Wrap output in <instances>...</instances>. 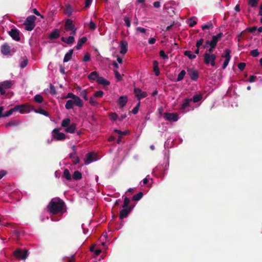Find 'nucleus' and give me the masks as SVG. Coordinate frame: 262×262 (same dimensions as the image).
Listing matches in <instances>:
<instances>
[{"mask_svg":"<svg viewBox=\"0 0 262 262\" xmlns=\"http://www.w3.org/2000/svg\"><path fill=\"white\" fill-rule=\"evenodd\" d=\"M118 116L115 113H111L110 115V118L112 120L115 121L118 119Z\"/></svg>","mask_w":262,"mask_h":262,"instance_id":"obj_54","label":"nucleus"},{"mask_svg":"<svg viewBox=\"0 0 262 262\" xmlns=\"http://www.w3.org/2000/svg\"><path fill=\"white\" fill-rule=\"evenodd\" d=\"M65 30L67 31H71L76 29L75 25L73 24V20L71 19H68L65 24L64 26Z\"/></svg>","mask_w":262,"mask_h":262,"instance_id":"obj_14","label":"nucleus"},{"mask_svg":"<svg viewBox=\"0 0 262 262\" xmlns=\"http://www.w3.org/2000/svg\"><path fill=\"white\" fill-rule=\"evenodd\" d=\"M128 99L126 96H122L119 97L118 103L120 107H123L126 104Z\"/></svg>","mask_w":262,"mask_h":262,"instance_id":"obj_16","label":"nucleus"},{"mask_svg":"<svg viewBox=\"0 0 262 262\" xmlns=\"http://www.w3.org/2000/svg\"><path fill=\"white\" fill-rule=\"evenodd\" d=\"M161 5V3L159 1H156L153 3V6L155 8H159Z\"/></svg>","mask_w":262,"mask_h":262,"instance_id":"obj_64","label":"nucleus"},{"mask_svg":"<svg viewBox=\"0 0 262 262\" xmlns=\"http://www.w3.org/2000/svg\"><path fill=\"white\" fill-rule=\"evenodd\" d=\"M31 109V107L28 103L17 105L7 111V114L5 116H10L14 112H19L21 114L28 113Z\"/></svg>","mask_w":262,"mask_h":262,"instance_id":"obj_2","label":"nucleus"},{"mask_svg":"<svg viewBox=\"0 0 262 262\" xmlns=\"http://www.w3.org/2000/svg\"><path fill=\"white\" fill-rule=\"evenodd\" d=\"M136 31L140 32L142 33H145L146 31V29L144 28H142L141 27H138L136 28Z\"/></svg>","mask_w":262,"mask_h":262,"instance_id":"obj_62","label":"nucleus"},{"mask_svg":"<svg viewBox=\"0 0 262 262\" xmlns=\"http://www.w3.org/2000/svg\"><path fill=\"white\" fill-rule=\"evenodd\" d=\"M196 20H197V19L195 17H191L188 20V25H189V26L190 27H193L196 24V23H197Z\"/></svg>","mask_w":262,"mask_h":262,"instance_id":"obj_37","label":"nucleus"},{"mask_svg":"<svg viewBox=\"0 0 262 262\" xmlns=\"http://www.w3.org/2000/svg\"><path fill=\"white\" fill-rule=\"evenodd\" d=\"M71 124V120L69 118H66L63 119L61 125L62 127L65 128L68 127Z\"/></svg>","mask_w":262,"mask_h":262,"instance_id":"obj_34","label":"nucleus"},{"mask_svg":"<svg viewBox=\"0 0 262 262\" xmlns=\"http://www.w3.org/2000/svg\"><path fill=\"white\" fill-rule=\"evenodd\" d=\"M13 254L17 258L26 259L28 256V252L25 250L17 249L14 251Z\"/></svg>","mask_w":262,"mask_h":262,"instance_id":"obj_9","label":"nucleus"},{"mask_svg":"<svg viewBox=\"0 0 262 262\" xmlns=\"http://www.w3.org/2000/svg\"><path fill=\"white\" fill-rule=\"evenodd\" d=\"M154 71L156 76H158L160 75V70L159 68V62L157 60L153 62Z\"/></svg>","mask_w":262,"mask_h":262,"instance_id":"obj_25","label":"nucleus"},{"mask_svg":"<svg viewBox=\"0 0 262 262\" xmlns=\"http://www.w3.org/2000/svg\"><path fill=\"white\" fill-rule=\"evenodd\" d=\"M222 33H219L216 35L213 36L211 40H207L205 45L203 46V48H208L209 46H212V47H215L217 41L222 37Z\"/></svg>","mask_w":262,"mask_h":262,"instance_id":"obj_7","label":"nucleus"},{"mask_svg":"<svg viewBox=\"0 0 262 262\" xmlns=\"http://www.w3.org/2000/svg\"><path fill=\"white\" fill-rule=\"evenodd\" d=\"M259 0H248V4L251 7H256Z\"/></svg>","mask_w":262,"mask_h":262,"instance_id":"obj_35","label":"nucleus"},{"mask_svg":"<svg viewBox=\"0 0 262 262\" xmlns=\"http://www.w3.org/2000/svg\"><path fill=\"white\" fill-rule=\"evenodd\" d=\"M164 118L169 121L176 122L179 119V116L177 113H165L163 114Z\"/></svg>","mask_w":262,"mask_h":262,"instance_id":"obj_11","label":"nucleus"},{"mask_svg":"<svg viewBox=\"0 0 262 262\" xmlns=\"http://www.w3.org/2000/svg\"><path fill=\"white\" fill-rule=\"evenodd\" d=\"M91 59V55L89 53H86L84 55V57H83V61L84 62H88L89 61H90Z\"/></svg>","mask_w":262,"mask_h":262,"instance_id":"obj_57","label":"nucleus"},{"mask_svg":"<svg viewBox=\"0 0 262 262\" xmlns=\"http://www.w3.org/2000/svg\"><path fill=\"white\" fill-rule=\"evenodd\" d=\"M47 207L50 214H58L60 216L67 211L64 202L58 198L52 199Z\"/></svg>","mask_w":262,"mask_h":262,"instance_id":"obj_1","label":"nucleus"},{"mask_svg":"<svg viewBox=\"0 0 262 262\" xmlns=\"http://www.w3.org/2000/svg\"><path fill=\"white\" fill-rule=\"evenodd\" d=\"M160 57L164 60L168 59V56L166 54L163 50H161L159 52Z\"/></svg>","mask_w":262,"mask_h":262,"instance_id":"obj_49","label":"nucleus"},{"mask_svg":"<svg viewBox=\"0 0 262 262\" xmlns=\"http://www.w3.org/2000/svg\"><path fill=\"white\" fill-rule=\"evenodd\" d=\"M212 28V25L211 23H209L203 25L202 26V29L203 30L205 29H209Z\"/></svg>","mask_w":262,"mask_h":262,"instance_id":"obj_50","label":"nucleus"},{"mask_svg":"<svg viewBox=\"0 0 262 262\" xmlns=\"http://www.w3.org/2000/svg\"><path fill=\"white\" fill-rule=\"evenodd\" d=\"M134 93L137 99L139 101L141 99L146 97L148 95L147 92L142 91L140 89L135 88Z\"/></svg>","mask_w":262,"mask_h":262,"instance_id":"obj_12","label":"nucleus"},{"mask_svg":"<svg viewBox=\"0 0 262 262\" xmlns=\"http://www.w3.org/2000/svg\"><path fill=\"white\" fill-rule=\"evenodd\" d=\"M203 98V95L201 94H196L193 95L192 98H189L191 100L192 103H196L200 101Z\"/></svg>","mask_w":262,"mask_h":262,"instance_id":"obj_24","label":"nucleus"},{"mask_svg":"<svg viewBox=\"0 0 262 262\" xmlns=\"http://www.w3.org/2000/svg\"><path fill=\"white\" fill-rule=\"evenodd\" d=\"M34 100L37 102V103H40L42 102L43 101V98L40 95H36L34 96Z\"/></svg>","mask_w":262,"mask_h":262,"instance_id":"obj_47","label":"nucleus"},{"mask_svg":"<svg viewBox=\"0 0 262 262\" xmlns=\"http://www.w3.org/2000/svg\"><path fill=\"white\" fill-rule=\"evenodd\" d=\"M60 36V31L58 29H54L49 35L50 39H55L58 38Z\"/></svg>","mask_w":262,"mask_h":262,"instance_id":"obj_18","label":"nucleus"},{"mask_svg":"<svg viewBox=\"0 0 262 262\" xmlns=\"http://www.w3.org/2000/svg\"><path fill=\"white\" fill-rule=\"evenodd\" d=\"M10 48L7 44L3 45L1 47L2 53L4 55H7L10 53Z\"/></svg>","mask_w":262,"mask_h":262,"instance_id":"obj_23","label":"nucleus"},{"mask_svg":"<svg viewBox=\"0 0 262 262\" xmlns=\"http://www.w3.org/2000/svg\"><path fill=\"white\" fill-rule=\"evenodd\" d=\"M114 73L115 75V77L117 79L118 81H121L122 80V76L117 71H114Z\"/></svg>","mask_w":262,"mask_h":262,"instance_id":"obj_58","label":"nucleus"},{"mask_svg":"<svg viewBox=\"0 0 262 262\" xmlns=\"http://www.w3.org/2000/svg\"><path fill=\"white\" fill-rule=\"evenodd\" d=\"M63 177L68 181H71L72 179L71 174L68 169H65L63 171Z\"/></svg>","mask_w":262,"mask_h":262,"instance_id":"obj_32","label":"nucleus"},{"mask_svg":"<svg viewBox=\"0 0 262 262\" xmlns=\"http://www.w3.org/2000/svg\"><path fill=\"white\" fill-rule=\"evenodd\" d=\"M259 52L258 49L253 50L250 52V55L254 57H257L259 55Z\"/></svg>","mask_w":262,"mask_h":262,"instance_id":"obj_51","label":"nucleus"},{"mask_svg":"<svg viewBox=\"0 0 262 262\" xmlns=\"http://www.w3.org/2000/svg\"><path fill=\"white\" fill-rule=\"evenodd\" d=\"M3 89L6 91V90L11 88L13 85L12 81L11 80H6L0 83Z\"/></svg>","mask_w":262,"mask_h":262,"instance_id":"obj_17","label":"nucleus"},{"mask_svg":"<svg viewBox=\"0 0 262 262\" xmlns=\"http://www.w3.org/2000/svg\"><path fill=\"white\" fill-rule=\"evenodd\" d=\"M246 67V63L244 62H240L238 64V68L241 70L243 71Z\"/></svg>","mask_w":262,"mask_h":262,"instance_id":"obj_61","label":"nucleus"},{"mask_svg":"<svg viewBox=\"0 0 262 262\" xmlns=\"http://www.w3.org/2000/svg\"><path fill=\"white\" fill-rule=\"evenodd\" d=\"M96 97L94 96L91 97L89 99V103L91 105L95 107H99L100 106V103L97 102V101L95 99Z\"/></svg>","mask_w":262,"mask_h":262,"instance_id":"obj_26","label":"nucleus"},{"mask_svg":"<svg viewBox=\"0 0 262 262\" xmlns=\"http://www.w3.org/2000/svg\"><path fill=\"white\" fill-rule=\"evenodd\" d=\"M50 93L53 95H55L56 94V91L55 88L53 85L50 84Z\"/></svg>","mask_w":262,"mask_h":262,"instance_id":"obj_59","label":"nucleus"},{"mask_svg":"<svg viewBox=\"0 0 262 262\" xmlns=\"http://www.w3.org/2000/svg\"><path fill=\"white\" fill-rule=\"evenodd\" d=\"M36 113H39L40 114H42L45 116H48L49 113L47 111H45L43 109L38 110L37 111H35Z\"/></svg>","mask_w":262,"mask_h":262,"instance_id":"obj_53","label":"nucleus"},{"mask_svg":"<svg viewBox=\"0 0 262 262\" xmlns=\"http://www.w3.org/2000/svg\"><path fill=\"white\" fill-rule=\"evenodd\" d=\"M86 40L87 39L86 37H83L81 38H80L78 40L77 44L76 46V49L77 50H79L81 48L82 46L86 41Z\"/></svg>","mask_w":262,"mask_h":262,"instance_id":"obj_28","label":"nucleus"},{"mask_svg":"<svg viewBox=\"0 0 262 262\" xmlns=\"http://www.w3.org/2000/svg\"><path fill=\"white\" fill-rule=\"evenodd\" d=\"M130 203V200L125 196L124 199L123 204L122 205L123 208H128V205Z\"/></svg>","mask_w":262,"mask_h":262,"instance_id":"obj_42","label":"nucleus"},{"mask_svg":"<svg viewBox=\"0 0 262 262\" xmlns=\"http://www.w3.org/2000/svg\"><path fill=\"white\" fill-rule=\"evenodd\" d=\"M74 37L73 36H70L67 38L62 37L61 40L63 42L67 43V44H71L74 41Z\"/></svg>","mask_w":262,"mask_h":262,"instance_id":"obj_31","label":"nucleus"},{"mask_svg":"<svg viewBox=\"0 0 262 262\" xmlns=\"http://www.w3.org/2000/svg\"><path fill=\"white\" fill-rule=\"evenodd\" d=\"M73 12V9L70 5H67L66 7L65 13L68 15H70L72 14Z\"/></svg>","mask_w":262,"mask_h":262,"instance_id":"obj_46","label":"nucleus"},{"mask_svg":"<svg viewBox=\"0 0 262 262\" xmlns=\"http://www.w3.org/2000/svg\"><path fill=\"white\" fill-rule=\"evenodd\" d=\"M97 82L99 84H102L103 85H108L110 84V82L102 77H99L97 79Z\"/></svg>","mask_w":262,"mask_h":262,"instance_id":"obj_27","label":"nucleus"},{"mask_svg":"<svg viewBox=\"0 0 262 262\" xmlns=\"http://www.w3.org/2000/svg\"><path fill=\"white\" fill-rule=\"evenodd\" d=\"M28 64V60L26 58H22L19 61V66L21 68H24Z\"/></svg>","mask_w":262,"mask_h":262,"instance_id":"obj_38","label":"nucleus"},{"mask_svg":"<svg viewBox=\"0 0 262 262\" xmlns=\"http://www.w3.org/2000/svg\"><path fill=\"white\" fill-rule=\"evenodd\" d=\"M130 211V208H123L122 209L120 212V219L122 220L126 217L128 215Z\"/></svg>","mask_w":262,"mask_h":262,"instance_id":"obj_20","label":"nucleus"},{"mask_svg":"<svg viewBox=\"0 0 262 262\" xmlns=\"http://www.w3.org/2000/svg\"><path fill=\"white\" fill-rule=\"evenodd\" d=\"M203 42H204L203 39H200L199 40H198L196 42V47L198 48H199L201 46H202Z\"/></svg>","mask_w":262,"mask_h":262,"instance_id":"obj_63","label":"nucleus"},{"mask_svg":"<svg viewBox=\"0 0 262 262\" xmlns=\"http://www.w3.org/2000/svg\"><path fill=\"white\" fill-rule=\"evenodd\" d=\"M98 159L97 158V155L94 152H89L84 159V164L88 165L92 162L97 161Z\"/></svg>","mask_w":262,"mask_h":262,"instance_id":"obj_10","label":"nucleus"},{"mask_svg":"<svg viewBox=\"0 0 262 262\" xmlns=\"http://www.w3.org/2000/svg\"><path fill=\"white\" fill-rule=\"evenodd\" d=\"M52 137L51 140L62 141L66 138V135L64 133L59 132V128H55L53 130Z\"/></svg>","mask_w":262,"mask_h":262,"instance_id":"obj_8","label":"nucleus"},{"mask_svg":"<svg viewBox=\"0 0 262 262\" xmlns=\"http://www.w3.org/2000/svg\"><path fill=\"white\" fill-rule=\"evenodd\" d=\"M143 193L140 192L134 195L133 197V200L136 201H138L140 200L143 196Z\"/></svg>","mask_w":262,"mask_h":262,"instance_id":"obj_44","label":"nucleus"},{"mask_svg":"<svg viewBox=\"0 0 262 262\" xmlns=\"http://www.w3.org/2000/svg\"><path fill=\"white\" fill-rule=\"evenodd\" d=\"M188 74L190 78L193 80H196L198 78V73L196 71L194 70H189Z\"/></svg>","mask_w":262,"mask_h":262,"instance_id":"obj_21","label":"nucleus"},{"mask_svg":"<svg viewBox=\"0 0 262 262\" xmlns=\"http://www.w3.org/2000/svg\"><path fill=\"white\" fill-rule=\"evenodd\" d=\"M99 77L98 73L96 71H94L91 72L88 76V78L89 79L91 80H95L98 79Z\"/></svg>","mask_w":262,"mask_h":262,"instance_id":"obj_29","label":"nucleus"},{"mask_svg":"<svg viewBox=\"0 0 262 262\" xmlns=\"http://www.w3.org/2000/svg\"><path fill=\"white\" fill-rule=\"evenodd\" d=\"M89 28L92 30H94L96 28V24L92 20L90 22Z\"/></svg>","mask_w":262,"mask_h":262,"instance_id":"obj_60","label":"nucleus"},{"mask_svg":"<svg viewBox=\"0 0 262 262\" xmlns=\"http://www.w3.org/2000/svg\"><path fill=\"white\" fill-rule=\"evenodd\" d=\"M216 58V55L211 53H205L204 54L205 63L206 64H210L212 67H214L215 65V60Z\"/></svg>","mask_w":262,"mask_h":262,"instance_id":"obj_6","label":"nucleus"},{"mask_svg":"<svg viewBox=\"0 0 262 262\" xmlns=\"http://www.w3.org/2000/svg\"><path fill=\"white\" fill-rule=\"evenodd\" d=\"M75 105L79 107H81L83 106V102L79 97V100H77L76 99H73L67 101L65 104V108L68 110H71L73 108Z\"/></svg>","mask_w":262,"mask_h":262,"instance_id":"obj_4","label":"nucleus"},{"mask_svg":"<svg viewBox=\"0 0 262 262\" xmlns=\"http://www.w3.org/2000/svg\"><path fill=\"white\" fill-rule=\"evenodd\" d=\"M185 74H186L185 71L184 70H182L178 75V76L177 79V81H180L182 80L184 78Z\"/></svg>","mask_w":262,"mask_h":262,"instance_id":"obj_41","label":"nucleus"},{"mask_svg":"<svg viewBox=\"0 0 262 262\" xmlns=\"http://www.w3.org/2000/svg\"><path fill=\"white\" fill-rule=\"evenodd\" d=\"M226 59L223 64V69H225L228 66L229 61V49H227L226 50Z\"/></svg>","mask_w":262,"mask_h":262,"instance_id":"obj_30","label":"nucleus"},{"mask_svg":"<svg viewBox=\"0 0 262 262\" xmlns=\"http://www.w3.org/2000/svg\"><path fill=\"white\" fill-rule=\"evenodd\" d=\"M64 98H71V99H76L77 100H79V97L74 95L72 93H68L67 95L64 97Z\"/></svg>","mask_w":262,"mask_h":262,"instance_id":"obj_39","label":"nucleus"},{"mask_svg":"<svg viewBox=\"0 0 262 262\" xmlns=\"http://www.w3.org/2000/svg\"><path fill=\"white\" fill-rule=\"evenodd\" d=\"M73 53V50L71 49L70 50L64 55V58H63V62H67L70 60L72 58V56Z\"/></svg>","mask_w":262,"mask_h":262,"instance_id":"obj_22","label":"nucleus"},{"mask_svg":"<svg viewBox=\"0 0 262 262\" xmlns=\"http://www.w3.org/2000/svg\"><path fill=\"white\" fill-rule=\"evenodd\" d=\"M184 55L190 59H194L196 57V55L195 54H192L190 51H185L184 52Z\"/></svg>","mask_w":262,"mask_h":262,"instance_id":"obj_36","label":"nucleus"},{"mask_svg":"<svg viewBox=\"0 0 262 262\" xmlns=\"http://www.w3.org/2000/svg\"><path fill=\"white\" fill-rule=\"evenodd\" d=\"M123 19L125 22V25L128 28L130 27L131 25L130 17L128 15H125L124 16Z\"/></svg>","mask_w":262,"mask_h":262,"instance_id":"obj_40","label":"nucleus"},{"mask_svg":"<svg viewBox=\"0 0 262 262\" xmlns=\"http://www.w3.org/2000/svg\"><path fill=\"white\" fill-rule=\"evenodd\" d=\"M194 106L192 105L191 100L189 98H185L183 100L181 105L180 111L183 113H186L190 111L193 110Z\"/></svg>","mask_w":262,"mask_h":262,"instance_id":"obj_3","label":"nucleus"},{"mask_svg":"<svg viewBox=\"0 0 262 262\" xmlns=\"http://www.w3.org/2000/svg\"><path fill=\"white\" fill-rule=\"evenodd\" d=\"M71 158L73 159V162L75 164H77L79 163V158L75 155V153H72L70 156Z\"/></svg>","mask_w":262,"mask_h":262,"instance_id":"obj_43","label":"nucleus"},{"mask_svg":"<svg viewBox=\"0 0 262 262\" xmlns=\"http://www.w3.org/2000/svg\"><path fill=\"white\" fill-rule=\"evenodd\" d=\"M80 96L83 98L85 100H88V98L87 97V92L86 90H83L80 93Z\"/></svg>","mask_w":262,"mask_h":262,"instance_id":"obj_55","label":"nucleus"},{"mask_svg":"<svg viewBox=\"0 0 262 262\" xmlns=\"http://www.w3.org/2000/svg\"><path fill=\"white\" fill-rule=\"evenodd\" d=\"M90 250L92 252H94V253H95V254L96 255H99L100 254V253L101 252V250L100 249L95 250L94 247H91Z\"/></svg>","mask_w":262,"mask_h":262,"instance_id":"obj_56","label":"nucleus"},{"mask_svg":"<svg viewBox=\"0 0 262 262\" xmlns=\"http://www.w3.org/2000/svg\"><path fill=\"white\" fill-rule=\"evenodd\" d=\"M140 106V102L139 101L136 105V106L132 110V113L134 114H136L139 111V108Z\"/></svg>","mask_w":262,"mask_h":262,"instance_id":"obj_52","label":"nucleus"},{"mask_svg":"<svg viewBox=\"0 0 262 262\" xmlns=\"http://www.w3.org/2000/svg\"><path fill=\"white\" fill-rule=\"evenodd\" d=\"M76 129V125L75 123H71L68 127L64 129L66 133L73 134L75 132Z\"/></svg>","mask_w":262,"mask_h":262,"instance_id":"obj_19","label":"nucleus"},{"mask_svg":"<svg viewBox=\"0 0 262 262\" xmlns=\"http://www.w3.org/2000/svg\"><path fill=\"white\" fill-rule=\"evenodd\" d=\"M19 124V122L16 121H12L8 122L6 124L5 126L6 127H8L9 126H17Z\"/></svg>","mask_w":262,"mask_h":262,"instance_id":"obj_45","label":"nucleus"},{"mask_svg":"<svg viewBox=\"0 0 262 262\" xmlns=\"http://www.w3.org/2000/svg\"><path fill=\"white\" fill-rule=\"evenodd\" d=\"M36 19V17L34 15H30L28 16L24 23L26 30L28 31H32L35 26V21Z\"/></svg>","mask_w":262,"mask_h":262,"instance_id":"obj_5","label":"nucleus"},{"mask_svg":"<svg viewBox=\"0 0 262 262\" xmlns=\"http://www.w3.org/2000/svg\"><path fill=\"white\" fill-rule=\"evenodd\" d=\"M104 95V93L102 91H97L94 94V97H96V98H101L103 97Z\"/></svg>","mask_w":262,"mask_h":262,"instance_id":"obj_48","label":"nucleus"},{"mask_svg":"<svg viewBox=\"0 0 262 262\" xmlns=\"http://www.w3.org/2000/svg\"><path fill=\"white\" fill-rule=\"evenodd\" d=\"M120 53L125 54L127 51L128 43L125 40H122L120 43Z\"/></svg>","mask_w":262,"mask_h":262,"instance_id":"obj_15","label":"nucleus"},{"mask_svg":"<svg viewBox=\"0 0 262 262\" xmlns=\"http://www.w3.org/2000/svg\"><path fill=\"white\" fill-rule=\"evenodd\" d=\"M72 177L74 180H78L81 179L82 174L79 171H75Z\"/></svg>","mask_w":262,"mask_h":262,"instance_id":"obj_33","label":"nucleus"},{"mask_svg":"<svg viewBox=\"0 0 262 262\" xmlns=\"http://www.w3.org/2000/svg\"><path fill=\"white\" fill-rule=\"evenodd\" d=\"M19 34V31L16 29H12L9 32L10 36L16 41H19L20 40Z\"/></svg>","mask_w":262,"mask_h":262,"instance_id":"obj_13","label":"nucleus"}]
</instances>
